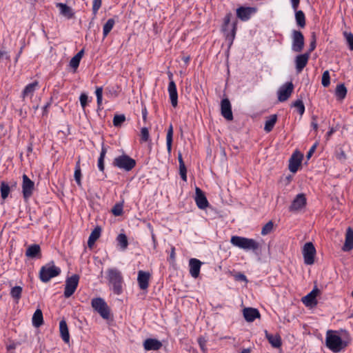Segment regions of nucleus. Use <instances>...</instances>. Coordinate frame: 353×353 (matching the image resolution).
I'll list each match as a JSON object with an SVG mask.
<instances>
[{
	"label": "nucleus",
	"mask_w": 353,
	"mask_h": 353,
	"mask_svg": "<svg viewBox=\"0 0 353 353\" xmlns=\"http://www.w3.org/2000/svg\"><path fill=\"white\" fill-rule=\"evenodd\" d=\"M353 249V229L348 228L345 234V243L342 248L344 252H348Z\"/></svg>",
	"instance_id": "bb28decb"
},
{
	"label": "nucleus",
	"mask_w": 353,
	"mask_h": 353,
	"mask_svg": "<svg viewBox=\"0 0 353 353\" xmlns=\"http://www.w3.org/2000/svg\"><path fill=\"white\" fill-rule=\"evenodd\" d=\"M88 97L85 93H81L79 97L81 105L83 108H85L88 103Z\"/></svg>",
	"instance_id": "6e6d98bb"
},
{
	"label": "nucleus",
	"mask_w": 353,
	"mask_h": 353,
	"mask_svg": "<svg viewBox=\"0 0 353 353\" xmlns=\"http://www.w3.org/2000/svg\"><path fill=\"white\" fill-rule=\"evenodd\" d=\"M292 7L294 11H296L299 6L300 0H291Z\"/></svg>",
	"instance_id": "052dcab7"
},
{
	"label": "nucleus",
	"mask_w": 353,
	"mask_h": 353,
	"mask_svg": "<svg viewBox=\"0 0 353 353\" xmlns=\"http://www.w3.org/2000/svg\"><path fill=\"white\" fill-rule=\"evenodd\" d=\"M320 290L314 287V289L306 296L302 298L303 303L306 306H314L317 304L316 296L319 294Z\"/></svg>",
	"instance_id": "6ab92c4d"
},
{
	"label": "nucleus",
	"mask_w": 353,
	"mask_h": 353,
	"mask_svg": "<svg viewBox=\"0 0 353 353\" xmlns=\"http://www.w3.org/2000/svg\"><path fill=\"white\" fill-rule=\"evenodd\" d=\"M343 36L346 39L349 49L353 50V34L352 32H344Z\"/></svg>",
	"instance_id": "de8ad7c7"
},
{
	"label": "nucleus",
	"mask_w": 353,
	"mask_h": 353,
	"mask_svg": "<svg viewBox=\"0 0 353 353\" xmlns=\"http://www.w3.org/2000/svg\"><path fill=\"white\" fill-rule=\"evenodd\" d=\"M80 60L79 59H77L75 56H74L70 61V66L74 69V72L77 70V69L78 68L79 65V63H80Z\"/></svg>",
	"instance_id": "864d4df0"
},
{
	"label": "nucleus",
	"mask_w": 353,
	"mask_h": 353,
	"mask_svg": "<svg viewBox=\"0 0 353 353\" xmlns=\"http://www.w3.org/2000/svg\"><path fill=\"white\" fill-rule=\"evenodd\" d=\"M316 37H315V34H313L312 36V39H311L310 43V48L308 49V51L306 52L305 53H309V56H310L311 52L314 50V49L316 48Z\"/></svg>",
	"instance_id": "5fc2aeb1"
},
{
	"label": "nucleus",
	"mask_w": 353,
	"mask_h": 353,
	"mask_svg": "<svg viewBox=\"0 0 353 353\" xmlns=\"http://www.w3.org/2000/svg\"><path fill=\"white\" fill-rule=\"evenodd\" d=\"M172 105L175 108L178 105V93L176 85L174 81H170L168 88Z\"/></svg>",
	"instance_id": "5701e85b"
},
{
	"label": "nucleus",
	"mask_w": 353,
	"mask_h": 353,
	"mask_svg": "<svg viewBox=\"0 0 353 353\" xmlns=\"http://www.w3.org/2000/svg\"><path fill=\"white\" fill-rule=\"evenodd\" d=\"M79 281V276L78 274H73L65 280V285L64 290V296L65 298L70 297L76 291Z\"/></svg>",
	"instance_id": "1a4fd4ad"
},
{
	"label": "nucleus",
	"mask_w": 353,
	"mask_h": 353,
	"mask_svg": "<svg viewBox=\"0 0 353 353\" xmlns=\"http://www.w3.org/2000/svg\"><path fill=\"white\" fill-rule=\"evenodd\" d=\"M221 113L228 121H232L233 119L232 105L228 98L223 99L221 101Z\"/></svg>",
	"instance_id": "2eb2a0df"
},
{
	"label": "nucleus",
	"mask_w": 353,
	"mask_h": 353,
	"mask_svg": "<svg viewBox=\"0 0 353 353\" xmlns=\"http://www.w3.org/2000/svg\"><path fill=\"white\" fill-rule=\"evenodd\" d=\"M23 288L21 286H14L11 288L10 296L14 299L16 303H18L21 298Z\"/></svg>",
	"instance_id": "e433bc0d"
},
{
	"label": "nucleus",
	"mask_w": 353,
	"mask_h": 353,
	"mask_svg": "<svg viewBox=\"0 0 353 353\" xmlns=\"http://www.w3.org/2000/svg\"><path fill=\"white\" fill-rule=\"evenodd\" d=\"M136 161L134 159L125 154L117 157L112 162L114 167L126 172L131 171L136 166Z\"/></svg>",
	"instance_id": "39448f33"
},
{
	"label": "nucleus",
	"mask_w": 353,
	"mask_h": 353,
	"mask_svg": "<svg viewBox=\"0 0 353 353\" xmlns=\"http://www.w3.org/2000/svg\"><path fill=\"white\" fill-rule=\"evenodd\" d=\"M0 192L1 198L5 200L9 195L10 188L5 181H1L0 184Z\"/></svg>",
	"instance_id": "ea45409f"
},
{
	"label": "nucleus",
	"mask_w": 353,
	"mask_h": 353,
	"mask_svg": "<svg viewBox=\"0 0 353 353\" xmlns=\"http://www.w3.org/2000/svg\"><path fill=\"white\" fill-rule=\"evenodd\" d=\"M175 259H176V256H175V248L172 246V247L171 248V251H170V259L172 262H174V261H175Z\"/></svg>",
	"instance_id": "e2e57ef3"
},
{
	"label": "nucleus",
	"mask_w": 353,
	"mask_h": 353,
	"mask_svg": "<svg viewBox=\"0 0 353 353\" xmlns=\"http://www.w3.org/2000/svg\"><path fill=\"white\" fill-rule=\"evenodd\" d=\"M312 123H311V125L312 127L313 128V129L316 131L317 129H318V123L316 122V116H312Z\"/></svg>",
	"instance_id": "bf43d9fd"
},
{
	"label": "nucleus",
	"mask_w": 353,
	"mask_h": 353,
	"mask_svg": "<svg viewBox=\"0 0 353 353\" xmlns=\"http://www.w3.org/2000/svg\"><path fill=\"white\" fill-rule=\"evenodd\" d=\"M195 202L199 209L204 210L208 205V201L204 192L198 187L195 189Z\"/></svg>",
	"instance_id": "a211bd4d"
},
{
	"label": "nucleus",
	"mask_w": 353,
	"mask_h": 353,
	"mask_svg": "<svg viewBox=\"0 0 353 353\" xmlns=\"http://www.w3.org/2000/svg\"><path fill=\"white\" fill-rule=\"evenodd\" d=\"M106 279L110 290L116 295H120L123 291L124 280L121 272L115 268H108Z\"/></svg>",
	"instance_id": "f257e3e1"
},
{
	"label": "nucleus",
	"mask_w": 353,
	"mask_h": 353,
	"mask_svg": "<svg viewBox=\"0 0 353 353\" xmlns=\"http://www.w3.org/2000/svg\"><path fill=\"white\" fill-rule=\"evenodd\" d=\"M294 90V85L292 82H287L283 84L278 90V100L280 102L287 101Z\"/></svg>",
	"instance_id": "9b49d317"
},
{
	"label": "nucleus",
	"mask_w": 353,
	"mask_h": 353,
	"mask_svg": "<svg viewBox=\"0 0 353 353\" xmlns=\"http://www.w3.org/2000/svg\"><path fill=\"white\" fill-rule=\"evenodd\" d=\"M37 86L38 82L37 81L27 85L22 92V97H32Z\"/></svg>",
	"instance_id": "2f4dec72"
},
{
	"label": "nucleus",
	"mask_w": 353,
	"mask_h": 353,
	"mask_svg": "<svg viewBox=\"0 0 353 353\" xmlns=\"http://www.w3.org/2000/svg\"><path fill=\"white\" fill-rule=\"evenodd\" d=\"M292 106L297 108V111L301 116H302L304 114L305 105L301 99H297L296 101H295L293 103Z\"/></svg>",
	"instance_id": "37998d69"
},
{
	"label": "nucleus",
	"mask_w": 353,
	"mask_h": 353,
	"mask_svg": "<svg viewBox=\"0 0 353 353\" xmlns=\"http://www.w3.org/2000/svg\"><path fill=\"white\" fill-rule=\"evenodd\" d=\"M95 94L97 97H103V88L102 87H97L95 90Z\"/></svg>",
	"instance_id": "0e129e2a"
},
{
	"label": "nucleus",
	"mask_w": 353,
	"mask_h": 353,
	"mask_svg": "<svg viewBox=\"0 0 353 353\" xmlns=\"http://www.w3.org/2000/svg\"><path fill=\"white\" fill-rule=\"evenodd\" d=\"M316 145H317V143H314L311 148L309 150V151L307 152V154H306V157L307 159H310V157L312 156V154H314L316 148Z\"/></svg>",
	"instance_id": "13d9d810"
},
{
	"label": "nucleus",
	"mask_w": 353,
	"mask_h": 353,
	"mask_svg": "<svg viewBox=\"0 0 353 353\" xmlns=\"http://www.w3.org/2000/svg\"><path fill=\"white\" fill-rule=\"evenodd\" d=\"M101 232V228L99 226H97L91 232L88 241V245L89 248H92L94 244L95 241L100 237Z\"/></svg>",
	"instance_id": "c756f323"
},
{
	"label": "nucleus",
	"mask_w": 353,
	"mask_h": 353,
	"mask_svg": "<svg viewBox=\"0 0 353 353\" xmlns=\"http://www.w3.org/2000/svg\"><path fill=\"white\" fill-rule=\"evenodd\" d=\"M125 116L123 114H115L113 118V125L116 128L121 127L122 124L125 121Z\"/></svg>",
	"instance_id": "79ce46f5"
},
{
	"label": "nucleus",
	"mask_w": 353,
	"mask_h": 353,
	"mask_svg": "<svg viewBox=\"0 0 353 353\" xmlns=\"http://www.w3.org/2000/svg\"><path fill=\"white\" fill-rule=\"evenodd\" d=\"M26 256L31 259L41 258V250L38 244L30 245L26 251Z\"/></svg>",
	"instance_id": "b1692460"
},
{
	"label": "nucleus",
	"mask_w": 353,
	"mask_h": 353,
	"mask_svg": "<svg viewBox=\"0 0 353 353\" xmlns=\"http://www.w3.org/2000/svg\"><path fill=\"white\" fill-rule=\"evenodd\" d=\"M107 152V149L105 148V146L103 145L101 148V151L100 153V156L98 159V168L100 171L104 172L105 165H104V159L105 157Z\"/></svg>",
	"instance_id": "58836bf2"
},
{
	"label": "nucleus",
	"mask_w": 353,
	"mask_h": 353,
	"mask_svg": "<svg viewBox=\"0 0 353 353\" xmlns=\"http://www.w3.org/2000/svg\"><path fill=\"white\" fill-rule=\"evenodd\" d=\"M34 183L26 175H23L22 192L25 199H29L33 193Z\"/></svg>",
	"instance_id": "ddd939ff"
},
{
	"label": "nucleus",
	"mask_w": 353,
	"mask_h": 353,
	"mask_svg": "<svg viewBox=\"0 0 353 353\" xmlns=\"http://www.w3.org/2000/svg\"><path fill=\"white\" fill-rule=\"evenodd\" d=\"M150 274L148 272L139 270L138 272L137 281L141 290H146L149 286Z\"/></svg>",
	"instance_id": "aec40b11"
},
{
	"label": "nucleus",
	"mask_w": 353,
	"mask_h": 353,
	"mask_svg": "<svg viewBox=\"0 0 353 353\" xmlns=\"http://www.w3.org/2000/svg\"><path fill=\"white\" fill-rule=\"evenodd\" d=\"M91 305L94 311L98 312L103 319H109L110 309L106 302L101 297L92 299Z\"/></svg>",
	"instance_id": "0eeeda50"
},
{
	"label": "nucleus",
	"mask_w": 353,
	"mask_h": 353,
	"mask_svg": "<svg viewBox=\"0 0 353 353\" xmlns=\"http://www.w3.org/2000/svg\"><path fill=\"white\" fill-rule=\"evenodd\" d=\"M117 241L119 245L121 246L122 249H125L128 247V241L125 234H120L117 236Z\"/></svg>",
	"instance_id": "a18cd8bd"
},
{
	"label": "nucleus",
	"mask_w": 353,
	"mask_h": 353,
	"mask_svg": "<svg viewBox=\"0 0 353 353\" xmlns=\"http://www.w3.org/2000/svg\"><path fill=\"white\" fill-rule=\"evenodd\" d=\"M232 17V13H228L223 19V24L222 26V30L224 32L225 36V39L228 42L229 48L232 45L234 39L236 36V32L237 30V21H235L232 23V28L230 32L228 31V27L229 23H230Z\"/></svg>",
	"instance_id": "423d86ee"
},
{
	"label": "nucleus",
	"mask_w": 353,
	"mask_h": 353,
	"mask_svg": "<svg viewBox=\"0 0 353 353\" xmlns=\"http://www.w3.org/2000/svg\"><path fill=\"white\" fill-rule=\"evenodd\" d=\"M310 57L309 53L300 54L296 56L294 63L296 71L298 74L301 73L307 65Z\"/></svg>",
	"instance_id": "f3484780"
},
{
	"label": "nucleus",
	"mask_w": 353,
	"mask_h": 353,
	"mask_svg": "<svg viewBox=\"0 0 353 353\" xmlns=\"http://www.w3.org/2000/svg\"><path fill=\"white\" fill-rule=\"evenodd\" d=\"M257 9L254 7L241 6L236 9L237 17L243 21H248L252 14L256 12Z\"/></svg>",
	"instance_id": "4468645a"
},
{
	"label": "nucleus",
	"mask_w": 353,
	"mask_h": 353,
	"mask_svg": "<svg viewBox=\"0 0 353 353\" xmlns=\"http://www.w3.org/2000/svg\"><path fill=\"white\" fill-rule=\"evenodd\" d=\"M173 141V126L172 124L169 125V128L167 131L166 135V145L167 150L169 154L171 153L172 151V144Z\"/></svg>",
	"instance_id": "c9c22d12"
},
{
	"label": "nucleus",
	"mask_w": 353,
	"mask_h": 353,
	"mask_svg": "<svg viewBox=\"0 0 353 353\" xmlns=\"http://www.w3.org/2000/svg\"><path fill=\"white\" fill-rule=\"evenodd\" d=\"M202 263L197 259L192 258L189 261L190 274L192 277L196 279L200 274Z\"/></svg>",
	"instance_id": "412c9836"
},
{
	"label": "nucleus",
	"mask_w": 353,
	"mask_h": 353,
	"mask_svg": "<svg viewBox=\"0 0 353 353\" xmlns=\"http://www.w3.org/2000/svg\"><path fill=\"white\" fill-rule=\"evenodd\" d=\"M50 103H47L43 108V116H45L48 113V108L50 107Z\"/></svg>",
	"instance_id": "774afa93"
},
{
	"label": "nucleus",
	"mask_w": 353,
	"mask_h": 353,
	"mask_svg": "<svg viewBox=\"0 0 353 353\" xmlns=\"http://www.w3.org/2000/svg\"><path fill=\"white\" fill-rule=\"evenodd\" d=\"M274 227V223L272 221H268L263 228L261 230V234L263 236L267 235L270 234Z\"/></svg>",
	"instance_id": "49530a36"
},
{
	"label": "nucleus",
	"mask_w": 353,
	"mask_h": 353,
	"mask_svg": "<svg viewBox=\"0 0 353 353\" xmlns=\"http://www.w3.org/2000/svg\"><path fill=\"white\" fill-rule=\"evenodd\" d=\"M276 121H277V115L276 114L270 115V117L268 118V119H267L265 121L264 130L266 132H271L273 130L274 126L276 123Z\"/></svg>",
	"instance_id": "72a5a7b5"
},
{
	"label": "nucleus",
	"mask_w": 353,
	"mask_h": 353,
	"mask_svg": "<svg viewBox=\"0 0 353 353\" xmlns=\"http://www.w3.org/2000/svg\"><path fill=\"white\" fill-rule=\"evenodd\" d=\"M234 277L236 281L248 282L246 276L243 273L239 272L235 274Z\"/></svg>",
	"instance_id": "4d7b16f0"
},
{
	"label": "nucleus",
	"mask_w": 353,
	"mask_h": 353,
	"mask_svg": "<svg viewBox=\"0 0 353 353\" xmlns=\"http://www.w3.org/2000/svg\"><path fill=\"white\" fill-rule=\"evenodd\" d=\"M57 8H59L60 10V13L65 17L68 19H72L74 16V13L73 12L72 8L63 3H57L56 4Z\"/></svg>",
	"instance_id": "c85d7f7f"
},
{
	"label": "nucleus",
	"mask_w": 353,
	"mask_h": 353,
	"mask_svg": "<svg viewBox=\"0 0 353 353\" xmlns=\"http://www.w3.org/2000/svg\"><path fill=\"white\" fill-rule=\"evenodd\" d=\"M295 20L297 26L301 28H305L306 25L305 22V16L304 12L302 10H296L295 11Z\"/></svg>",
	"instance_id": "f704fd0d"
},
{
	"label": "nucleus",
	"mask_w": 353,
	"mask_h": 353,
	"mask_svg": "<svg viewBox=\"0 0 353 353\" xmlns=\"http://www.w3.org/2000/svg\"><path fill=\"white\" fill-rule=\"evenodd\" d=\"M150 139V134L148 128L143 127L141 130V141L147 142Z\"/></svg>",
	"instance_id": "8fccbe9b"
},
{
	"label": "nucleus",
	"mask_w": 353,
	"mask_h": 353,
	"mask_svg": "<svg viewBox=\"0 0 353 353\" xmlns=\"http://www.w3.org/2000/svg\"><path fill=\"white\" fill-rule=\"evenodd\" d=\"M347 92V90L344 84L341 83L336 85L335 95L337 99L343 100L346 97Z\"/></svg>",
	"instance_id": "473e14b6"
},
{
	"label": "nucleus",
	"mask_w": 353,
	"mask_h": 353,
	"mask_svg": "<svg viewBox=\"0 0 353 353\" xmlns=\"http://www.w3.org/2000/svg\"><path fill=\"white\" fill-rule=\"evenodd\" d=\"M61 269L55 266L53 261L43 265L39 271V279L43 283L48 282L51 279L61 274Z\"/></svg>",
	"instance_id": "20e7f679"
},
{
	"label": "nucleus",
	"mask_w": 353,
	"mask_h": 353,
	"mask_svg": "<svg viewBox=\"0 0 353 353\" xmlns=\"http://www.w3.org/2000/svg\"><path fill=\"white\" fill-rule=\"evenodd\" d=\"M316 254V249L311 242L306 243L303 249V255L304 263L306 265H312L314 263V256Z\"/></svg>",
	"instance_id": "9d476101"
},
{
	"label": "nucleus",
	"mask_w": 353,
	"mask_h": 353,
	"mask_svg": "<svg viewBox=\"0 0 353 353\" xmlns=\"http://www.w3.org/2000/svg\"><path fill=\"white\" fill-rule=\"evenodd\" d=\"M230 243L241 249L252 250L253 252L259 250L260 247L259 243L254 239L239 236H232L230 239Z\"/></svg>",
	"instance_id": "7ed1b4c3"
},
{
	"label": "nucleus",
	"mask_w": 353,
	"mask_h": 353,
	"mask_svg": "<svg viewBox=\"0 0 353 353\" xmlns=\"http://www.w3.org/2000/svg\"><path fill=\"white\" fill-rule=\"evenodd\" d=\"M59 331L62 340L68 343L70 341V334L66 321L63 319L59 322Z\"/></svg>",
	"instance_id": "cd10ccee"
},
{
	"label": "nucleus",
	"mask_w": 353,
	"mask_h": 353,
	"mask_svg": "<svg viewBox=\"0 0 353 353\" xmlns=\"http://www.w3.org/2000/svg\"><path fill=\"white\" fill-rule=\"evenodd\" d=\"M141 113H142L143 120L144 121H146L147 116H148V110H147V108L145 106L142 109Z\"/></svg>",
	"instance_id": "338daca9"
},
{
	"label": "nucleus",
	"mask_w": 353,
	"mask_h": 353,
	"mask_svg": "<svg viewBox=\"0 0 353 353\" xmlns=\"http://www.w3.org/2000/svg\"><path fill=\"white\" fill-rule=\"evenodd\" d=\"M292 49L294 52H300L304 48L305 39L303 33L300 30L292 31Z\"/></svg>",
	"instance_id": "6e6552de"
},
{
	"label": "nucleus",
	"mask_w": 353,
	"mask_h": 353,
	"mask_svg": "<svg viewBox=\"0 0 353 353\" xmlns=\"http://www.w3.org/2000/svg\"><path fill=\"white\" fill-rule=\"evenodd\" d=\"M321 83L324 87H327L330 84V77L328 70H325L322 75Z\"/></svg>",
	"instance_id": "09e8293b"
},
{
	"label": "nucleus",
	"mask_w": 353,
	"mask_h": 353,
	"mask_svg": "<svg viewBox=\"0 0 353 353\" xmlns=\"http://www.w3.org/2000/svg\"><path fill=\"white\" fill-rule=\"evenodd\" d=\"M17 347V343L14 342H12L9 345L6 346V349L8 351H11L15 350Z\"/></svg>",
	"instance_id": "69168bd1"
},
{
	"label": "nucleus",
	"mask_w": 353,
	"mask_h": 353,
	"mask_svg": "<svg viewBox=\"0 0 353 353\" xmlns=\"http://www.w3.org/2000/svg\"><path fill=\"white\" fill-rule=\"evenodd\" d=\"M32 325L35 327H39L43 324V317L42 311L40 309H37L32 316Z\"/></svg>",
	"instance_id": "7c9ffc66"
},
{
	"label": "nucleus",
	"mask_w": 353,
	"mask_h": 353,
	"mask_svg": "<svg viewBox=\"0 0 353 353\" xmlns=\"http://www.w3.org/2000/svg\"><path fill=\"white\" fill-rule=\"evenodd\" d=\"M307 200L304 194H299L292 201V204L289 207L290 212L298 211L305 206Z\"/></svg>",
	"instance_id": "dca6fc26"
},
{
	"label": "nucleus",
	"mask_w": 353,
	"mask_h": 353,
	"mask_svg": "<svg viewBox=\"0 0 353 353\" xmlns=\"http://www.w3.org/2000/svg\"><path fill=\"white\" fill-rule=\"evenodd\" d=\"M3 58H5L8 60L10 59V55L8 54V52L5 50H0V60Z\"/></svg>",
	"instance_id": "680f3d73"
},
{
	"label": "nucleus",
	"mask_w": 353,
	"mask_h": 353,
	"mask_svg": "<svg viewBox=\"0 0 353 353\" xmlns=\"http://www.w3.org/2000/svg\"><path fill=\"white\" fill-rule=\"evenodd\" d=\"M206 343H207V340L204 337L200 336L198 338V343L199 345V347H200L201 351L203 353H205L207 352V347L205 346Z\"/></svg>",
	"instance_id": "603ef678"
},
{
	"label": "nucleus",
	"mask_w": 353,
	"mask_h": 353,
	"mask_svg": "<svg viewBox=\"0 0 353 353\" xmlns=\"http://www.w3.org/2000/svg\"><path fill=\"white\" fill-rule=\"evenodd\" d=\"M81 176H82V174H81V166H80V160H79L76 163V165H75L74 177V180H75L77 184L79 187L81 186Z\"/></svg>",
	"instance_id": "4c0bfd02"
},
{
	"label": "nucleus",
	"mask_w": 353,
	"mask_h": 353,
	"mask_svg": "<svg viewBox=\"0 0 353 353\" xmlns=\"http://www.w3.org/2000/svg\"><path fill=\"white\" fill-rule=\"evenodd\" d=\"M145 350H159L162 347V343L155 339H147L143 342Z\"/></svg>",
	"instance_id": "393cba45"
},
{
	"label": "nucleus",
	"mask_w": 353,
	"mask_h": 353,
	"mask_svg": "<svg viewBox=\"0 0 353 353\" xmlns=\"http://www.w3.org/2000/svg\"><path fill=\"white\" fill-rule=\"evenodd\" d=\"M325 345L333 352H339L346 346L341 337L331 330L326 332Z\"/></svg>",
	"instance_id": "f03ea898"
},
{
	"label": "nucleus",
	"mask_w": 353,
	"mask_h": 353,
	"mask_svg": "<svg viewBox=\"0 0 353 353\" xmlns=\"http://www.w3.org/2000/svg\"><path fill=\"white\" fill-rule=\"evenodd\" d=\"M243 314L245 319L248 322H253L256 319H259L261 316L259 311L253 307L244 308Z\"/></svg>",
	"instance_id": "4be33fe9"
},
{
	"label": "nucleus",
	"mask_w": 353,
	"mask_h": 353,
	"mask_svg": "<svg viewBox=\"0 0 353 353\" xmlns=\"http://www.w3.org/2000/svg\"><path fill=\"white\" fill-rule=\"evenodd\" d=\"M114 23H115V21L113 19H109L107 21V22L104 24L103 28V37H105L108 36V34L110 33V32L113 28Z\"/></svg>",
	"instance_id": "a19ab883"
},
{
	"label": "nucleus",
	"mask_w": 353,
	"mask_h": 353,
	"mask_svg": "<svg viewBox=\"0 0 353 353\" xmlns=\"http://www.w3.org/2000/svg\"><path fill=\"white\" fill-rule=\"evenodd\" d=\"M265 338L268 342L274 348H279L282 345L281 338L279 334H270L267 330H265Z\"/></svg>",
	"instance_id": "a878e982"
},
{
	"label": "nucleus",
	"mask_w": 353,
	"mask_h": 353,
	"mask_svg": "<svg viewBox=\"0 0 353 353\" xmlns=\"http://www.w3.org/2000/svg\"><path fill=\"white\" fill-rule=\"evenodd\" d=\"M123 203H117L113 206L111 212L116 216H121L123 214Z\"/></svg>",
	"instance_id": "c03bdc74"
},
{
	"label": "nucleus",
	"mask_w": 353,
	"mask_h": 353,
	"mask_svg": "<svg viewBox=\"0 0 353 353\" xmlns=\"http://www.w3.org/2000/svg\"><path fill=\"white\" fill-rule=\"evenodd\" d=\"M102 4V0H93L92 1V14L94 18L98 12V10L101 8Z\"/></svg>",
	"instance_id": "3c124183"
},
{
	"label": "nucleus",
	"mask_w": 353,
	"mask_h": 353,
	"mask_svg": "<svg viewBox=\"0 0 353 353\" xmlns=\"http://www.w3.org/2000/svg\"><path fill=\"white\" fill-rule=\"evenodd\" d=\"M303 158V155L301 152L298 150H296L292 154L291 157L289 159V165L288 168L290 171L292 173H295L298 171L299 168L300 167L302 160Z\"/></svg>",
	"instance_id": "f8f14e48"
}]
</instances>
